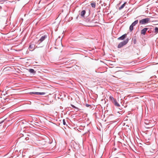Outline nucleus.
Instances as JSON below:
<instances>
[{"mask_svg":"<svg viewBox=\"0 0 158 158\" xmlns=\"http://www.w3.org/2000/svg\"><path fill=\"white\" fill-rule=\"evenodd\" d=\"M150 22L149 18H146L142 19L139 21V23L141 24H144L148 23Z\"/></svg>","mask_w":158,"mask_h":158,"instance_id":"1","label":"nucleus"},{"mask_svg":"<svg viewBox=\"0 0 158 158\" xmlns=\"http://www.w3.org/2000/svg\"><path fill=\"white\" fill-rule=\"evenodd\" d=\"M145 155L147 156V158H153L152 156L153 153L149 151L146 152L144 153Z\"/></svg>","mask_w":158,"mask_h":158,"instance_id":"2","label":"nucleus"},{"mask_svg":"<svg viewBox=\"0 0 158 158\" xmlns=\"http://www.w3.org/2000/svg\"><path fill=\"white\" fill-rule=\"evenodd\" d=\"M138 22V20H135L134 22H133L130 26L129 27V30L131 31H132L133 30V27L135 26L136 24H137Z\"/></svg>","mask_w":158,"mask_h":158,"instance_id":"3","label":"nucleus"},{"mask_svg":"<svg viewBox=\"0 0 158 158\" xmlns=\"http://www.w3.org/2000/svg\"><path fill=\"white\" fill-rule=\"evenodd\" d=\"M128 40H125L123 41L120 43L118 45V48H120L123 47V46L126 45L128 42Z\"/></svg>","mask_w":158,"mask_h":158,"instance_id":"4","label":"nucleus"},{"mask_svg":"<svg viewBox=\"0 0 158 158\" xmlns=\"http://www.w3.org/2000/svg\"><path fill=\"white\" fill-rule=\"evenodd\" d=\"M31 93L33 94L40 95H44L45 94V93L44 92H32Z\"/></svg>","mask_w":158,"mask_h":158,"instance_id":"5","label":"nucleus"},{"mask_svg":"<svg viewBox=\"0 0 158 158\" xmlns=\"http://www.w3.org/2000/svg\"><path fill=\"white\" fill-rule=\"evenodd\" d=\"M148 29V28H144L141 31V34L145 35Z\"/></svg>","mask_w":158,"mask_h":158,"instance_id":"6","label":"nucleus"},{"mask_svg":"<svg viewBox=\"0 0 158 158\" xmlns=\"http://www.w3.org/2000/svg\"><path fill=\"white\" fill-rule=\"evenodd\" d=\"M127 35L125 34L118 38V40H124L126 37Z\"/></svg>","mask_w":158,"mask_h":158,"instance_id":"7","label":"nucleus"},{"mask_svg":"<svg viewBox=\"0 0 158 158\" xmlns=\"http://www.w3.org/2000/svg\"><path fill=\"white\" fill-rule=\"evenodd\" d=\"M48 35H45L42 36L40 40H44L47 38Z\"/></svg>","mask_w":158,"mask_h":158,"instance_id":"8","label":"nucleus"},{"mask_svg":"<svg viewBox=\"0 0 158 158\" xmlns=\"http://www.w3.org/2000/svg\"><path fill=\"white\" fill-rule=\"evenodd\" d=\"M109 100L111 101L112 102H113L116 99H114L112 96H110L109 97Z\"/></svg>","mask_w":158,"mask_h":158,"instance_id":"9","label":"nucleus"},{"mask_svg":"<svg viewBox=\"0 0 158 158\" xmlns=\"http://www.w3.org/2000/svg\"><path fill=\"white\" fill-rule=\"evenodd\" d=\"M85 13L86 11L85 10H82L81 13L80 15L82 17H84Z\"/></svg>","mask_w":158,"mask_h":158,"instance_id":"10","label":"nucleus"},{"mask_svg":"<svg viewBox=\"0 0 158 158\" xmlns=\"http://www.w3.org/2000/svg\"><path fill=\"white\" fill-rule=\"evenodd\" d=\"M113 103H114V105L116 106H117L118 107H119L120 106V105L117 102V101H116V100H115L113 102Z\"/></svg>","mask_w":158,"mask_h":158,"instance_id":"11","label":"nucleus"},{"mask_svg":"<svg viewBox=\"0 0 158 158\" xmlns=\"http://www.w3.org/2000/svg\"><path fill=\"white\" fill-rule=\"evenodd\" d=\"M126 3V2H125L123 4V5H122L119 8V10H121L125 6V4Z\"/></svg>","mask_w":158,"mask_h":158,"instance_id":"12","label":"nucleus"},{"mask_svg":"<svg viewBox=\"0 0 158 158\" xmlns=\"http://www.w3.org/2000/svg\"><path fill=\"white\" fill-rule=\"evenodd\" d=\"M29 71L30 73H35V71L33 69H29Z\"/></svg>","mask_w":158,"mask_h":158,"instance_id":"13","label":"nucleus"},{"mask_svg":"<svg viewBox=\"0 0 158 158\" xmlns=\"http://www.w3.org/2000/svg\"><path fill=\"white\" fill-rule=\"evenodd\" d=\"M154 33L156 34L158 33V28L157 27H156L154 29Z\"/></svg>","mask_w":158,"mask_h":158,"instance_id":"14","label":"nucleus"},{"mask_svg":"<svg viewBox=\"0 0 158 158\" xmlns=\"http://www.w3.org/2000/svg\"><path fill=\"white\" fill-rule=\"evenodd\" d=\"M91 5L92 7H94V8H95V6H96L95 3H91Z\"/></svg>","mask_w":158,"mask_h":158,"instance_id":"15","label":"nucleus"},{"mask_svg":"<svg viewBox=\"0 0 158 158\" xmlns=\"http://www.w3.org/2000/svg\"><path fill=\"white\" fill-rule=\"evenodd\" d=\"M63 124L64 125H66V126H67V124H66L65 120L64 119L63 120Z\"/></svg>","mask_w":158,"mask_h":158,"instance_id":"16","label":"nucleus"},{"mask_svg":"<svg viewBox=\"0 0 158 158\" xmlns=\"http://www.w3.org/2000/svg\"><path fill=\"white\" fill-rule=\"evenodd\" d=\"M29 49H30V50H31L32 51L33 50V49H32V47H31V45H30L29 46Z\"/></svg>","mask_w":158,"mask_h":158,"instance_id":"17","label":"nucleus"},{"mask_svg":"<svg viewBox=\"0 0 158 158\" xmlns=\"http://www.w3.org/2000/svg\"><path fill=\"white\" fill-rule=\"evenodd\" d=\"M71 106L73 108L77 109H78V108L77 107H76L74 105H71Z\"/></svg>","mask_w":158,"mask_h":158,"instance_id":"18","label":"nucleus"},{"mask_svg":"<svg viewBox=\"0 0 158 158\" xmlns=\"http://www.w3.org/2000/svg\"><path fill=\"white\" fill-rule=\"evenodd\" d=\"M57 38L58 39H60L61 40H62V39L63 38V37H62V35H61V36H59Z\"/></svg>","mask_w":158,"mask_h":158,"instance_id":"19","label":"nucleus"},{"mask_svg":"<svg viewBox=\"0 0 158 158\" xmlns=\"http://www.w3.org/2000/svg\"><path fill=\"white\" fill-rule=\"evenodd\" d=\"M136 42V40H134V44H135Z\"/></svg>","mask_w":158,"mask_h":158,"instance_id":"20","label":"nucleus"},{"mask_svg":"<svg viewBox=\"0 0 158 158\" xmlns=\"http://www.w3.org/2000/svg\"><path fill=\"white\" fill-rule=\"evenodd\" d=\"M41 40V42H42V41H43V40Z\"/></svg>","mask_w":158,"mask_h":158,"instance_id":"21","label":"nucleus"},{"mask_svg":"<svg viewBox=\"0 0 158 158\" xmlns=\"http://www.w3.org/2000/svg\"><path fill=\"white\" fill-rule=\"evenodd\" d=\"M126 40H129V39H127Z\"/></svg>","mask_w":158,"mask_h":158,"instance_id":"22","label":"nucleus"}]
</instances>
